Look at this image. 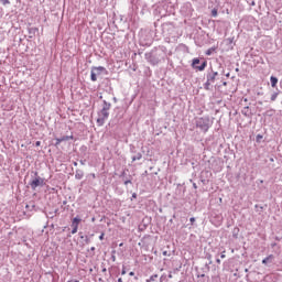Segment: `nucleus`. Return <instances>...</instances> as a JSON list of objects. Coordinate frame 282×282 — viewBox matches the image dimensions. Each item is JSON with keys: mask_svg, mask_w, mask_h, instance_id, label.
I'll return each mask as SVG.
<instances>
[{"mask_svg": "<svg viewBox=\"0 0 282 282\" xmlns=\"http://www.w3.org/2000/svg\"><path fill=\"white\" fill-rule=\"evenodd\" d=\"M242 116H245L246 118H251L252 117V112H250V107L246 106L242 110H241Z\"/></svg>", "mask_w": 282, "mask_h": 282, "instance_id": "obj_9", "label": "nucleus"}, {"mask_svg": "<svg viewBox=\"0 0 282 282\" xmlns=\"http://www.w3.org/2000/svg\"><path fill=\"white\" fill-rule=\"evenodd\" d=\"M129 276H135V272L131 271V272L129 273Z\"/></svg>", "mask_w": 282, "mask_h": 282, "instance_id": "obj_34", "label": "nucleus"}, {"mask_svg": "<svg viewBox=\"0 0 282 282\" xmlns=\"http://www.w3.org/2000/svg\"><path fill=\"white\" fill-rule=\"evenodd\" d=\"M35 178H33L29 184L32 188V191H36L39 186H45V178L39 176V172L34 173Z\"/></svg>", "mask_w": 282, "mask_h": 282, "instance_id": "obj_5", "label": "nucleus"}, {"mask_svg": "<svg viewBox=\"0 0 282 282\" xmlns=\"http://www.w3.org/2000/svg\"><path fill=\"white\" fill-rule=\"evenodd\" d=\"M83 177H85V172L83 170H76L75 180H83Z\"/></svg>", "mask_w": 282, "mask_h": 282, "instance_id": "obj_10", "label": "nucleus"}, {"mask_svg": "<svg viewBox=\"0 0 282 282\" xmlns=\"http://www.w3.org/2000/svg\"><path fill=\"white\" fill-rule=\"evenodd\" d=\"M196 127L203 131V133H208V129L213 127V121L208 116L199 117L196 119Z\"/></svg>", "mask_w": 282, "mask_h": 282, "instance_id": "obj_3", "label": "nucleus"}, {"mask_svg": "<svg viewBox=\"0 0 282 282\" xmlns=\"http://www.w3.org/2000/svg\"><path fill=\"white\" fill-rule=\"evenodd\" d=\"M80 221H83V219H80L78 216H76L75 218H73L72 220V235H76V232H78V226L80 225Z\"/></svg>", "mask_w": 282, "mask_h": 282, "instance_id": "obj_7", "label": "nucleus"}, {"mask_svg": "<svg viewBox=\"0 0 282 282\" xmlns=\"http://www.w3.org/2000/svg\"><path fill=\"white\" fill-rule=\"evenodd\" d=\"M245 102H248V99H245Z\"/></svg>", "mask_w": 282, "mask_h": 282, "instance_id": "obj_47", "label": "nucleus"}, {"mask_svg": "<svg viewBox=\"0 0 282 282\" xmlns=\"http://www.w3.org/2000/svg\"><path fill=\"white\" fill-rule=\"evenodd\" d=\"M276 98H279V93H274V94L271 96V101L274 102V100H276Z\"/></svg>", "mask_w": 282, "mask_h": 282, "instance_id": "obj_18", "label": "nucleus"}, {"mask_svg": "<svg viewBox=\"0 0 282 282\" xmlns=\"http://www.w3.org/2000/svg\"><path fill=\"white\" fill-rule=\"evenodd\" d=\"M270 82H271V87H276V84L279 83V78L271 76L270 77Z\"/></svg>", "mask_w": 282, "mask_h": 282, "instance_id": "obj_12", "label": "nucleus"}, {"mask_svg": "<svg viewBox=\"0 0 282 282\" xmlns=\"http://www.w3.org/2000/svg\"><path fill=\"white\" fill-rule=\"evenodd\" d=\"M145 61L150 63V65H160L164 58H166V53L162 48H153L151 52L144 54Z\"/></svg>", "mask_w": 282, "mask_h": 282, "instance_id": "obj_1", "label": "nucleus"}, {"mask_svg": "<svg viewBox=\"0 0 282 282\" xmlns=\"http://www.w3.org/2000/svg\"><path fill=\"white\" fill-rule=\"evenodd\" d=\"M224 85H227V83L225 82Z\"/></svg>", "mask_w": 282, "mask_h": 282, "instance_id": "obj_51", "label": "nucleus"}, {"mask_svg": "<svg viewBox=\"0 0 282 282\" xmlns=\"http://www.w3.org/2000/svg\"><path fill=\"white\" fill-rule=\"evenodd\" d=\"M216 263H221V260L220 259H216Z\"/></svg>", "mask_w": 282, "mask_h": 282, "instance_id": "obj_37", "label": "nucleus"}, {"mask_svg": "<svg viewBox=\"0 0 282 282\" xmlns=\"http://www.w3.org/2000/svg\"><path fill=\"white\" fill-rule=\"evenodd\" d=\"M118 282H122V278H119V279H118Z\"/></svg>", "mask_w": 282, "mask_h": 282, "instance_id": "obj_43", "label": "nucleus"}, {"mask_svg": "<svg viewBox=\"0 0 282 282\" xmlns=\"http://www.w3.org/2000/svg\"><path fill=\"white\" fill-rule=\"evenodd\" d=\"M137 160H142V153H137V155L132 156V162H135Z\"/></svg>", "mask_w": 282, "mask_h": 282, "instance_id": "obj_17", "label": "nucleus"}, {"mask_svg": "<svg viewBox=\"0 0 282 282\" xmlns=\"http://www.w3.org/2000/svg\"><path fill=\"white\" fill-rule=\"evenodd\" d=\"M35 147H41V141H36Z\"/></svg>", "mask_w": 282, "mask_h": 282, "instance_id": "obj_35", "label": "nucleus"}, {"mask_svg": "<svg viewBox=\"0 0 282 282\" xmlns=\"http://www.w3.org/2000/svg\"><path fill=\"white\" fill-rule=\"evenodd\" d=\"M91 70L97 75V76H100V74H107V68H105L104 66H94L91 68Z\"/></svg>", "mask_w": 282, "mask_h": 282, "instance_id": "obj_8", "label": "nucleus"}, {"mask_svg": "<svg viewBox=\"0 0 282 282\" xmlns=\"http://www.w3.org/2000/svg\"><path fill=\"white\" fill-rule=\"evenodd\" d=\"M245 272H248V269H246Z\"/></svg>", "mask_w": 282, "mask_h": 282, "instance_id": "obj_50", "label": "nucleus"}, {"mask_svg": "<svg viewBox=\"0 0 282 282\" xmlns=\"http://www.w3.org/2000/svg\"><path fill=\"white\" fill-rule=\"evenodd\" d=\"M135 281H138V276H134Z\"/></svg>", "mask_w": 282, "mask_h": 282, "instance_id": "obj_46", "label": "nucleus"}, {"mask_svg": "<svg viewBox=\"0 0 282 282\" xmlns=\"http://www.w3.org/2000/svg\"><path fill=\"white\" fill-rule=\"evenodd\" d=\"M193 186H194V188H197V184L196 183H194Z\"/></svg>", "mask_w": 282, "mask_h": 282, "instance_id": "obj_41", "label": "nucleus"}, {"mask_svg": "<svg viewBox=\"0 0 282 282\" xmlns=\"http://www.w3.org/2000/svg\"><path fill=\"white\" fill-rule=\"evenodd\" d=\"M131 199H138V194H137V193H133Z\"/></svg>", "mask_w": 282, "mask_h": 282, "instance_id": "obj_31", "label": "nucleus"}, {"mask_svg": "<svg viewBox=\"0 0 282 282\" xmlns=\"http://www.w3.org/2000/svg\"><path fill=\"white\" fill-rule=\"evenodd\" d=\"M79 235H80V239H84L85 243H87V245L91 243V240L89 239L88 236H83L82 232H79Z\"/></svg>", "mask_w": 282, "mask_h": 282, "instance_id": "obj_15", "label": "nucleus"}, {"mask_svg": "<svg viewBox=\"0 0 282 282\" xmlns=\"http://www.w3.org/2000/svg\"><path fill=\"white\" fill-rule=\"evenodd\" d=\"M196 276H197L198 279H199V278H200V279H204V276H206V274L197 272Z\"/></svg>", "mask_w": 282, "mask_h": 282, "instance_id": "obj_24", "label": "nucleus"}, {"mask_svg": "<svg viewBox=\"0 0 282 282\" xmlns=\"http://www.w3.org/2000/svg\"><path fill=\"white\" fill-rule=\"evenodd\" d=\"M36 32H39L37 28H29V34H32L34 36V34H36Z\"/></svg>", "mask_w": 282, "mask_h": 282, "instance_id": "obj_16", "label": "nucleus"}, {"mask_svg": "<svg viewBox=\"0 0 282 282\" xmlns=\"http://www.w3.org/2000/svg\"><path fill=\"white\" fill-rule=\"evenodd\" d=\"M220 259H226V251H223V252H221Z\"/></svg>", "mask_w": 282, "mask_h": 282, "instance_id": "obj_28", "label": "nucleus"}, {"mask_svg": "<svg viewBox=\"0 0 282 282\" xmlns=\"http://www.w3.org/2000/svg\"><path fill=\"white\" fill-rule=\"evenodd\" d=\"M0 3H2V6H10V0H0Z\"/></svg>", "mask_w": 282, "mask_h": 282, "instance_id": "obj_20", "label": "nucleus"}, {"mask_svg": "<svg viewBox=\"0 0 282 282\" xmlns=\"http://www.w3.org/2000/svg\"><path fill=\"white\" fill-rule=\"evenodd\" d=\"M123 184H124V186H127V185L131 184V178H127V180H124V181H123Z\"/></svg>", "mask_w": 282, "mask_h": 282, "instance_id": "obj_23", "label": "nucleus"}, {"mask_svg": "<svg viewBox=\"0 0 282 282\" xmlns=\"http://www.w3.org/2000/svg\"><path fill=\"white\" fill-rule=\"evenodd\" d=\"M226 76H227V77L230 76V73H228Z\"/></svg>", "mask_w": 282, "mask_h": 282, "instance_id": "obj_45", "label": "nucleus"}, {"mask_svg": "<svg viewBox=\"0 0 282 282\" xmlns=\"http://www.w3.org/2000/svg\"><path fill=\"white\" fill-rule=\"evenodd\" d=\"M145 282H151V278H149L148 280H145Z\"/></svg>", "mask_w": 282, "mask_h": 282, "instance_id": "obj_42", "label": "nucleus"}, {"mask_svg": "<svg viewBox=\"0 0 282 282\" xmlns=\"http://www.w3.org/2000/svg\"><path fill=\"white\" fill-rule=\"evenodd\" d=\"M90 79L93 83H96V80H98V75L94 70H90Z\"/></svg>", "mask_w": 282, "mask_h": 282, "instance_id": "obj_13", "label": "nucleus"}, {"mask_svg": "<svg viewBox=\"0 0 282 282\" xmlns=\"http://www.w3.org/2000/svg\"><path fill=\"white\" fill-rule=\"evenodd\" d=\"M217 76H219L218 72H215L213 68H209L207 70V75H206V83L204 84V89H206V91H210V86L213 85V83H215V80H217Z\"/></svg>", "mask_w": 282, "mask_h": 282, "instance_id": "obj_4", "label": "nucleus"}, {"mask_svg": "<svg viewBox=\"0 0 282 282\" xmlns=\"http://www.w3.org/2000/svg\"><path fill=\"white\" fill-rule=\"evenodd\" d=\"M232 235L237 239V235H239V228H235Z\"/></svg>", "mask_w": 282, "mask_h": 282, "instance_id": "obj_21", "label": "nucleus"}, {"mask_svg": "<svg viewBox=\"0 0 282 282\" xmlns=\"http://www.w3.org/2000/svg\"><path fill=\"white\" fill-rule=\"evenodd\" d=\"M167 276H169V279H173V274H171V273Z\"/></svg>", "mask_w": 282, "mask_h": 282, "instance_id": "obj_39", "label": "nucleus"}, {"mask_svg": "<svg viewBox=\"0 0 282 282\" xmlns=\"http://www.w3.org/2000/svg\"><path fill=\"white\" fill-rule=\"evenodd\" d=\"M121 274H122V275L127 274V269H126L124 267H122Z\"/></svg>", "mask_w": 282, "mask_h": 282, "instance_id": "obj_30", "label": "nucleus"}, {"mask_svg": "<svg viewBox=\"0 0 282 282\" xmlns=\"http://www.w3.org/2000/svg\"><path fill=\"white\" fill-rule=\"evenodd\" d=\"M189 221H191V224L193 226V224H195V217L189 218Z\"/></svg>", "mask_w": 282, "mask_h": 282, "instance_id": "obj_32", "label": "nucleus"}, {"mask_svg": "<svg viewBox=\"0 0 282 282\" xmlns=\"http://www.w3.org/2000/svg\"><path fill=\"white\" fill-rule=\"evenodd\" d=\"M55 147H58V144H61V142H63L62 140H61V138H55Z\"/></svg>", "mask_w": 282, "mask_h": 282, "instance_id": "obj_22", "label": "nucleus"}, {"mask_svg": "<svg viewBox=\"0 0 282 282\" xmlns=\"http://www.w3.org/2000/svg\"><path fill=\"white\" fill-rule=\"evenodd\" d=\"M124 175H126V173L123 172V173H122V177H124Z\"/></svg>", "mask_w": 282, "mask_h": 282, "instance_id": "obj_44", "label": "nucleus"}, {"mask_svg": "<svg viewBox=\"0 0 282 282\" xmlns=\"http://www.w3.org/2000/svg\"><path fill=\"white\" fill-rule=\"evenodd\" d=\"M212 54H213V50L209 48V50L206 52V55H207V56H210Z\"/></svg>", "mask_w": 282, "mask_h": 282, "instance_id": "obj_29", "label": "nucleus"}, {"mask_svg": "<svg viewBox=\"0 0 282 282\" xmlns=\"http://www.w3.org/2000/svg\"><path fill=\"white\" fill-rule=\"evenodd\" d=\"M79 164H82V166H85V164H87V160H80Z\"/></svg>", "mask_w": 282, "mask_h": 282, "instance_id": "obj_26", "label": "nucleus"}, {"mask_svg": "<svg viewBox=\"0 0 282 282\" xmlns=\"http://www.w3.org/2000/svg\"><path fill=\"white\" fill-rule=\"evenodd\" d=\"M99 239H100V241H102V240L105 239V234H101V235L99 236Z\"/></svg>", "mask_w": 282, "mask_h": 282, "instance_id": "obj_33", "label": "nucleus"}, {"mask_svg": "<svg viewBox=\"0 0 282 282\" xmlns=\"http://www.w3.org/2000/svg\"><path fill=\"white\" fill-rule=\"evenodd\" d=\"M102 109L97 112V126L102 127L107 120H109V109H111V102H107V100L102 101Z\"/></svg>", "mask_w": 282, "mask_h": 282, "instance_id": "obj_2", "label": "nucleus"}, {"mask_svg": "<svg viewBox=\"0 0 282 282\" xmlns=\"http://www.w3.org/2000/svg\"><path fill=\"white\" fill-rule=\"evenodd\" d=\"M155 279H158V274H153V275L150 276L151 282L155 281Z\"/></svg>", "mask_w": 282, "mask_h": 282, "instance_id": "obj_25", "label": "nucleus"}, {"mask_svg": "<svg viewBox=\"0 0 282 282\" xmlns=\"http://www.w3.org/2000/svg\"><path fill=\"white\" fill-rule=\"evenodd\" d=\"M111 259H112V261H116V256H112Z\"/></svg>", "mask_w": 282, "mask_h": 282, "instance_id": "obj_40", "label": "nucleus"}, {"mask_svg": "<svg viewBox=\"0 0 282 282\" xmlns=\"http://www.w3.org/2000/svg\"><path fill=\"white\" fill-rule=\"evenodd\" d=\"M90 252H96V247H91Z\"/></svg>", "mask_w": 282, "mask_h": 282, "instance_id": "obj_36", "label": "nucleus"}, {"mask_svg": "<svg viewBox=\"0 0 282 282\" xmlns=\"http://www.w3.org/2000/svg\"><path fill=\"white\" fill-rule=\"evenodd\" d=\"M73 164H74L75 166H78V162H76V161H74Z\"/></svg>", "mask_w": 282, "mask_h": 282, "instance_id": "obj_38", "label": "nucleus"}, {"mask_svg": "<svg viewBox=\"0 0 282 282\" xmlns=\"http://www.w3.org/2000/svg\"><path fill=\"white\" fill-rule=\"evenodd\" d=\"M207 66H208V62H206V61L202 62V59H199V57H195L192 61V68L197 69V72H204V69H206Z\"/></svg>", "mask_w": 282, "mask_h": 282, "instance_id": "obj_6", "label": "nucleus"}, {"mask_svg": "<svg viewBox=\"0 0 282 282\" xmlns=\"http://www.w3.org/2000/svg\"><path fill=\"white\" fill-rule=\"evenodd\" d=\"M62 142H67L68 140H74V135H63L61 137Z\"/></svg>", "mask_w": 282, "mask_h": 282, "instance_id": "obj_14", "label": "nucleus"}, {"mask_svg": "<svg viewBox=\"0 0 282 282\" xmlns=\"http://www.w3.org/2000/svg\"><path fill=\"white\" fill-rule=\"evenodd\" d=\"M263 140V135L262 134H257L256 137V142H261Z\"/></svg>", "mask_w": 282, "mask_h": 282, "instance_id": "obj_19", "label": "nucleus"}, {"mask_svg": "<svg viewBox=\"0 0 282 282\" xmlns=\"http://www.w3.org/2000/svg\"><path fill=\"white\" fill-rule=\"evenodd\" d=\"M212 17H217V9H214V10L212 11Z\"/></svg>", "mask_w": 282, "mask_h": 282, "instance_id": "obj_27", "label": "nucleus"}, {"mask_svg": "<svg viewBox=\"0 0 282 282\" xmlns=\"http://www.w3.org/2000/svg\"><path fill=\"white\" fill-rule=\"evenodd\" d=\"M163 278H164V276L162 275V276H161V281L163 280Z\"/></svg>", "mask_w": 282, "mask_h": 282, "instance_id": "obj_49", "label": "nucleus"}, {"mask_svg": "<svg viewBox=\"0 0 282 282\" xmlns=\"http://www.w3.org/2000/svg\"><path fill=\"white\" fill-rule=\"evenodd\" d=\"M272 259H274V254H269L268 257H265V258L262 260V264H263V265H268V263H270V261H272Z\"/></svg>", "mask_w": 282, "mask_h": 282, "instance_id": "obj_11", "label": "nucleus"}, {"mask_svg": "<svg viewBox=\"0 0 282 282\" xmlns=\"http://www.w3.org/2000/svg\"><path fill=\"white\" fill-rule=\"evenodd\" d=\"M93 177H96V174H93Z\"/></svg>", "mask_w": 282, "mask_h": 282, "instance_id": "obj_48", "label": "nucleus"}]
</instances>
